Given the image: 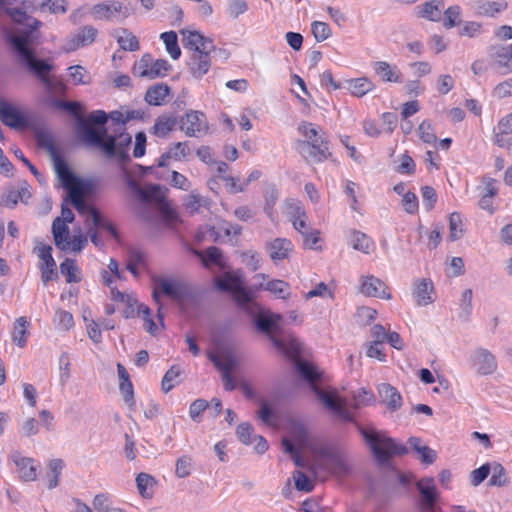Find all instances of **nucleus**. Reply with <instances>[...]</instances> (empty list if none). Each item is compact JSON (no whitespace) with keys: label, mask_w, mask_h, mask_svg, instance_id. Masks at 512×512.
<instances>
[{"label":"nucleus","mask_w":512,"mask_h":512,"mask_svg":"<svg viewBox=\"0 0 512 512\" xmlns=\"http://www.w3.org/2000/svg\"><path fill=\"white\" fill-rule=\"evenodd\" d=\"M7 14L15 23L24 27L23 30L5 34L11 53L20 66L26 68L43 83L50 77L49 73L53 65L47 60L38 59L31 47L32 32L41 26V22L19 8L7 9Z\"/></svg>","instance_id":"f257e3e1"},{"label":"nucleus","mask_w":512,"mask_h":512,"mask_svg":"<svg viewBox=\"0 0 512 512\" xmlns=\"http://www.w3.org/2000/svg\"><path fill=\"white\" fill-rule=\"evenodd\" d=\"M7 14L15 23L24 27L23 30L5 34L11 53L20 66L26 68L43 83L50 77L49 73L53 65L47 60L38 59L31 47L32 32L41 26V22L19 8L7 9Z\"/></svg>","instance_id":"f03ea898"},{"label":"nucleus","mask_w":512,"mask_h":512,"mask_svg":"<svg viewBox=\"0 0 512 512\" xmlns=\"http://www.w3.org/2000/svg\"><path fill=\"white\" fill-rule=\"evenodd\" d=\"M296 369L303 379L311 383L312 389L322 405L341 422H354V417L348 407L359 409L373 401V394L361 389L354 394L352 402L348 404L336 390H323L315 385L320 373L313 364L299 359L296 361Z\"/></svg>","instance_id":"7ed1b4c3"},{"label":"nucleus","mask_w":512,"mask_h":512,"mask_svg":"<svg viewBox=\"0 0 512 512\" xmlns=\"http://www.w3.org/2000/svg\"><path fill=\"white\" fill-rule=\"evenodd\" d=\"M84 129L87 136V144L101 149L106 157H116L120 160L127 158L126 150L131 143V136L128 133L121 132L116 138L108 135L105 128L96 129L85 124Z\"/></svg>","instance_id":"20e7f679"},{"label":"nucleus","mask_w":512,"mask_h":512,"mask_svg":"<svg viewBox=\"0 0 512 512\" xmlns=\"http://www.w3.org/2000/svg\"><path fill=\"white\" fill-rule=\"evenodd\" d=\"M358 429L378 464H387L394 455H404L408 453L404 445L396 443L395 440L389 437L384 431H377L373 428L366 429L361 426H359Z\"/></svg>","instance_id":"39448f33"},{"label":"nucleus","mask_w":512,"mask_h":512,"mask_svg":"<svg viewBox=\"0 0 512 512\" xmlns=\"http://www.w3.org/2000/svg\"><path fill=\"white\" fill-rule=\"evenodd\" d=\"M299 132L305 137L304 141L299 142L301 155L306 160L322 162L330 155L328 142L321 134V130L312 123H302L299 126Z\"/></svg>","instance_id":"423d86ee"},{"label":"nucleus","mask_w":512,"mask_h":512,"mask_svg":"<svg viewBox=\"0 0 512 512\" xmlns=\"http://www.w3.org/2000/svg\"><path fill=\"white\" fill-rule=\"evenodd\" d=\"M216 286L221 291L230 292L238 307L248 312H253L255 303L249 291L245 288L242 275L238 272H227L215 280Z\"/></svg>","instance_id":"0eeeda50"},{"label":"nucleus","mask_w":512,"mask_h":512,"mask_svg":"<svg viewBox=\"0 0 512 512\" xmlns=\"http://www.w3.org/2000/svg\"><path fill=\"white\" fill-rule=\"evenodd\" d=\"M136 193L145 203L150 201L155 202L164 221L168 225L174 226L180 222L177 211L170 206L159 185H149L145 188L137 187Z\"/></svg>","instance_id":"6e6552de"},{"label":"nucleus","mask_w":512,"mask_h":512,"mask_svg":"<svg viewBox=\"0 0 512 512\" xmlns=\"http://www.w3.org/2000/svg\"><path fill=\"white\" fill-rule=\"evenodd\" d=\"M59 179L61 180L63 187L68 191L70 203L75 207L80 215H86V219H91V212L97 210L88 205L84 200V183L72 172H69L68 176L64 175Z\"/></svg>","instance_id":"1a4fd4ad"},{"label":"nucleus","mask_w":512,"mask_h":512,"mask_svg":"<svg viewBox=\"0 0 512 512\" xmlns=\"http://www.w3.org/2000/svg\"><path fill=\"white\" fill-rule=\"evenodd\" d=\"M160 292L173 300L181 302L188 294V288L183 282L177 280H170L166 278H158L155 280L153 299L158 305L157 317L159 318L161 326L164 327L163 314L161 312L162 304L160 303Z\"/></svg>","instance_id":"9d476101"},{"label":"nucleus","mask_w":512,"mask_h":512,"mask_svg":"<svg viewBox=\"0 0 512 512\" xmlns=\"http://www.w3.org/2000/svg\"><path fill=\"white\" fill-rule=\"evenodd\" d=\"M35 139L38 146L45 149L49 154L58 177L68 176L71 171L56 148L52 134L48 130L39 129L35 132Z\"/></svg>","instance_id":"9b49d317"},{"label":"nucleus","mask_w":512,"mask_h":512,"mask_svg":"<svg viewBox=\"0 0 512 512\" xmlns=\"http://www.w3.org/2000/svg\"><path fill=\"white\" fill-rule=\"evenodd\" d=\"M170 64L165 59L153 60L150 54H144L133 66V74L137 77L155 79L163 77L170 69Z\"/></svg>","instance_id":"f8f14e48"},{"label":"nucleus","mask_w":512,"mask_h":512,"mask_svg":"<svg viewBox=\"0 0 512 512\" xmlns=\"http://www.w3.org/2000/svg\"><path fill=\"white\" fill-rule=\"evenodd\" d=\"M468 363L470 368L481 376L491 375L498 368L495 355L483 347H477L472 351Z\"/></svg>","instance_id":"ddd939ff"},{"label":"nucleus","mask_w":512,"mask_h":512,"mask_svg":"<svg viewBox=\"0 0 512 512\" xmlns=\"http://www.w3.org/2000/svg\"><path fill=\"white\" fill-rule=\"evenodd\" d=\"M180 130L188 137H200L209 130L205 114L198 110H188L179 120Z\"/></svg>","instance_id":"4468645a"},{"label":"nucleus","mask_w":512,"mask_h":512,"mask_svg":"<svg viewBox=\"0 0 512 512\" xmlns=\"http://www.w3.org/2000/svg\"><path fill=\"white\" fill-rule=\"evenodd\" d=\"M128 15V9L117 1L99 3L91 9V16L96 21L115 22L128 17Z\"/></svg>","instance_id":"2eb2a0df"},{"label":"nucleus","mask_w":512,"mask_h":512,"mask_svg":"<svg viewBox=\"0 0 512 512\" xmlns=\"http://www.w3.org/2000/svg\"><path fill=\"white\" fill-rule=\"evenodd\" d=\"M34 252L41 260L39 269L41 271V280L43 284L47 285L48 282L56 280L58 278V274L56 270V262L52 256V247L50 245L37 242Z\"/></svg>","instance_id":"dca6fc26"},{"label":"nucleus","mask_w":512,"mask_h":512,"mask_svg":"<svg viewBox=\"0 0 512 512\" xmlns=\"http://www.w3.org/2000/svg\"><path fill=\"white\" fill-rule=\"evenodd\" d=\"M303 451L311 454L313 458V464L310 467L313 472L326 469V463L330 460L331 456L336 453V451L316 437L308 443Z\"/></svg>","instance_id":"f3484780"},{"label":"nucleus","mask_w":512,"mask_h":512,"mask_svg":"<svg viewBox=\"0 0 512 512\" xmlns=\"http://www.w3.org/2000/svg\"><path fill=\"white\" fill-rule=\"evenodd\" d=\"M416 487L421 494L420 506L424 512H435V503L438 500V492L432 477H424L418 480Z\"/></svg>","instance_id":"a211bd4d"},{"label":"nucleus","mask_w":512,"mask_h":512,"mask_svg":"<svg viewBox=\"0 0 512 512\" xmlns=\"http://www.w3.org/2000/svg\"><path fill=\"white\" fill-rule=\"evenodd\" d=\"M98 35V30L90 25L83 26L70 36L65 43V51L72 52L91 45Z\"/></svg>","instance_id":"6ab92c4d"},{"label":"nucleus","mask_w":512,"mask_h":512,"mask_svg":"<svg viewBox=\"0 0 512 512\" xmlns=\"http://www.w3.org/2000/svg\"><path fill=\"white\" fill-rule=\"evenodd\" d=\"M282 316L271 312H260L254 318L256 328L266 334L272 341V337H278L281 329Z\"/></svg>","instance_id":"aec40b11"},{"label":"nucleus","mask_w":512,"mask_h":512,"mask_svg":"<svg viewBox=\"0 0 512 512\" xmlns=\"http://www.w3.org/2000/svg\"><path fill=\"white\" fill-rule=\"evenodd\" d=\"M211 50H196L191 52L188 68L193 77L202 78L211 66Z\"/></svg>","instance_id":"412c9836"},{"label":"nucleus","mask_w":512,"mask_h":512,"mask_svg":"<svg viewBox=\"0 0 512 512\" xmlns=\"http://www.w3.org/2000/svg\"><path fill=\"white\" fill-rule=\"evenodd\" d=\"M360 291L362 294L370 297H378L381 299H390L391 295L387 292L385 283L377 277H362Z\"/></svg>","instance_id":"4be33fe9"},{"label":"nucleus","mask_w":512,"mask_h":512,"mask_svg":"<svg viewBox=\"0 0 512 512\" xmlns=\"http://www.w3.org/2000/svg\"><path fill=\"white\" fill-rule=\"evenodd\" d=\"M490 57L503 74L512 71V44L508 46H492L490 48Z\"/></svg>","instance_id":"5701e85b"},{"label":"nucleus","mask_w":512,"mask_h":512,"mask_svg":"<svg viewBox=\"0 0 512 512\" xmlns=\"http://www.w3.org/2000/svg\"><path fill=\"white\" fill-rule=\"evenodd\" d=\"M266 250L273 262L287 259L293 250L292 242L287 238H275L266 243Z\"/></svg>","instance_id":"b1692460"},{"label":"nucleus","mask_w":512,"mask_h":512,"mask_svg":"<svg viewBox=\"0 0 512 512\" xmlns=\"http://www.w3.org/2000/svg\"><path fill=\"white\" fill-rule=\"evenodd\" d=\"M0 120L11 128H20L27 124L24 115L16 107L7 103H0Z\"/></svg>","instance_id":"393cba45"},{"label":"nucleus","mask_w":512,"mask_h":512,"mask_svg":"<svg viewBox=\"0 0 512 512\" xmlns=\"http://www.w3.org/2000/svg\"><path fill=\"white\" fill-rule=\"evenodd\" d=\"M274 347L287 357L296 359L301 353V343L292 335L287 337H272Z\"/></svg>","instance_id":"a878e982"},{"label":"nucleus","mask_w":512,"mask_h":512,"mask_svg":"<svg viewBox=\"0 0 512 512\" xmlns=\"http://www.w3.org/2000/svg\"><path fill=\"white\" fill-rule=\"evenodd\" d=\"M443 9L444 2L442 0H431L416 6L415 12L417 17L438 22L441 20Z\"/></svg>","instance_id":"bb28decb"},{"label":"nucleus","mask_w":512,"mask_h":512,"mask_svg":"<svg viewBox=\"0 0 512 512\" xmlns=\"http://www.w3.org/2000/svg\"><path fill=\"white\" fill-rule=\"evenodd\" d=\"M10 459L18 468L21 479L24 481H34L36 479V467L32 458L23 457L19 452L15 451L11 454Z\"/></svg>","instance_id":"cd10ccee"},{"label":"nucleus","mask_w":512,"mask_h":512,"mask_svg":"<svg viewBox=\"0 0 512 512\" xmlns=\"http://www.w3.org/2000/svg\"><path fill=\"white\" fill-rule=\"evenodd\" d=\"M378 394L380 401L385 404L390 411L395 412L400 409L402 397L396 388L388 383H382L378 387Z\"/></svg>","instance_id":"c85d7f7f"},{"label":"nucleus","mask_w":512,"mask_h":512,"mask_svg":"<svg viewBox=\"0 0 512 512\" xmlns=\"http://www.w3.org/2000/svg\"><path fill=\"white\" fill-rule=\"evenodd\" d=\"M182 34L184 35V46L185 48H189L191 52L196 50H212L214 48L213 42L197 31H182Z\"/></svg>","instance_id":"c756f323"},{"label":"nucleus","mask_w":512,"mask_h":512,"mask_svg":"<svg viewBox=\"0 0 512 512\" xmlns=\"http://www.w3.org/2000/svg\"><path fill=\"white\" fill-rule=\"evenodd\" d=\"M375 73L384 82L400 83L402 82V73L396 65H392L386 61H376L373 64Z\"/></svg>","instance_id":"7c9ffc66"},{"label":"nucleus","mask_w":512,"mask_h":512,"mask_svg":"<svg viewBox=\"0 0 512 512\" xmlns=\"http://www.w3.org/2000/svg\"><path fill=\"white\" fill-rule=\"evenodd\" d=\"M505 0L498 1H477L473 5L474 13L478 16L495 17L507 9Z\"/></svg>","instance_id":"2f4dec72"},{"label":"nucleus","mask_w":512,"mask_h":512,"mask_svg":"<svg viewBox=\"0 0 512 512\" xmlns=\"http://www.w3.org/2000/svg\"><path fill=\"white\" fill-rule=\"evenodd\" d=\"M433 284L430 280L421 279L414 284L413 297L418 306H427L434 301Z\"/></svg>","instance_id":"473e14b6"},{"label":"nucleus","mask_w":512,"mask_h":512,"mask_svg":"<svg viewBox=\"0 0 512 512\" xmlns=\"http://www.w3.org/2000/svg\"><path fill=\"white\" fill-rule=\"evenodd\" d=\"M170 88L163 83L149 87L145 93V101L149 105L162 106L167 103Z\"/></svg>","instance_id":"72a5a7b5"},{"label":"nucleus","mask_w":512,"mask_h":512,"mask_svg":"<svg viewBox=\"0 0 512 512\" xmlns=\"http://www.w3.org/2000/svg\"><path fill=\"white\" fill-rule=\"evenodd\" d=\"M322 470L331 473L337 478H343L350 474L351 466L341 454L336 452L326 463V469Z\"/></svg>","instance_id":"f704fd0d"},{"label":"nucleus","mask_w":512,"mask_h":512,"mask_svg":"<svg viewBox=\"0 0 512 512\" xmlns=\"http://www.w3.org/2000/svg\"><path fill=\"white\" fill-rule=\"evenodd\" d=\"M512 135V113L502 117L494 132V143L499 147H504L508 143V138Z\"/></svg>","instance_id":"c9c22d12"},{"label":"nucleus","mask_w":512,"mask_h":512,"mask_svg":"<svg viewBox=\"0 0 512 512\" xmlns=\"http://www.w3.org/2000/svg\"><path fill=\"white\" fill-rule=\"evenodd\" d=\"M178 120L173 114H163L156 118L152 127V133L159 137L165 138L171 131L174 130Z\"/></svg>","instance_id":"e433bc0d"},{"label":"nucleus","mask_w":512,"mask_h":512,"mask_svg":"<svg viewBox=\"0 0 512 512\" xmlns=\"http://www.w3.org/2000/svg\"><path fill=\"white\" fill-rule=\"evenodd\" d=\"M68 223L61 218H55L52 223V234L56 247L65 250L70 235Z\"/></svg>","instance_id":"4c0bfd02"},{"label":"nucleus","mask_w":512,"mask_h":512,"mask_svg":"<svg viewBox=\"0 0 512 512\" xmlns=\"http://www.w3.org/2000/svg\"><path fill=\"white\" fill-rule=\"evenodd\" d=\"M112 36L117 40V43L119 44L121 49L125 51L134 52L139 49V41L137 37L128 29H116L112 33Z\"/></svg>","instance_id":"58836bf2"},{"label":"nucleus","mask_w":512,"mask_h":512,"mask_svg":"<svg viewBox=\"0 0 512 512\" xmlns=\"http://www.w3.org/2000/svg\"><path fill=\"white\" fill-rule=\"evenodd\" d=\"M344 88L355 97H362L374 89L373 82L366 78L349 79L345 81Z\"/></svg>","instance_id":"ea45409f"},{"label":"nucleus","mask_w":512,"mask_h":512,"mask_svg":"<svg viewBox=\"0 0 512 512\" xmlns=\"http://www.w3.org/2000/svg\"><path fill=\"white\" fill-rule=\"evenodd\" d=\"M408 444L418 454L422 463L430 465L436 460V451L423 444L420 438L410 437Z\"/></svg>","instance_id":"a19ab883"},{"label":"nucleus","mask_w":512,"mask_h":512,"mask_svg":"<svg viewBox=\"0 0 512 512\" xmlns=\"http://www.w3.org/2000/svg\"><path fill=\"white\" fill-rule=\"evenodd\" d=\"M210 360L222 372V374L231 373L239 361L232 352H222L219 355H210Z\"/></svg>","instance_id":"79ce46f5"},{"label":"nucleus","mask_w":512,"mask_h":512,"mask_svg":"<svg viewBox=\"0 0 512 512\" xmlns=\"http://www.w3.org/2000/svg\"><path fill=\"white\" fill-rule=\"evenodd\" d=\"M259 288L270 292L279 299H287L290 296L289 284L280 279L270 280L266 284L260 283Z\"/></svg>","instance_id":"37998d69"},{"label":"nucleus","mask_w":512,"mask_h":512,"mask_svg":"<svg viewBox=\"0 0 512 512\" xmlns=\"http://www.w3.org/2000/svg\"><path fill=\"white\" fill-rule=\"evenodd\" d=\"M107 114L103 110H96L89 114L87 120H84L82 116H78L79 132L83 140L87 143V136L84 129V125L93 127L94 124L104 125L107 122Z\"/></svg>","instance_id":"c03bdc74"},{"label":"nucleus","mask_w":512,"mask_h":512,"mask_svg":"<svg viewBox=\"0 0 512 512\" xmlns=\"http://www.w3.org/2000/svg\"><path fill=\"white\" fill-rule=\"evenodd\" d=\"M156 484L157 480L150 474L142 472L136 477L137 489L143 498H151L153 496Z\"/></svg>","instance_id":"a18cd8bd"},{"label":"nucleus","mask_w":512,"mask_h":512,"mask_svg":"<svg viewBox=\"0 0 512 512\" xmlns=\"http://www.w3.org/2000/svg\"><path fill=\"white\" fill-rule=\"evenodd\" d=\"M351 246L358 251L369 254L374 249L373 240L365 233L352 231L350 237Z\"/></svg>","instance_id":"49530a36"},{"label":"nucleus","mask_w":512,"mask_h":512,"mask_svg":"<svg viewBox=\"0 0 512 512\" xmlns=\"http://www.w3.org/2000/svg\"><path fill=\"white\" fill-rule=\"evenodd\" d=\"M292 440L296 443L299 449L304 450L308 443L314 438L307 428L300 423L293 424L290 429Z\"/></svg>","instance_id":"de8ad7c7"},{"label":"nucleus","mask_w":512,"mask_h":512,"mask_svg":"<svg viewBox=\"0 0 512 512\" xmlns=\"http://www.w3.org/2000/svg\"><path fill=\"white\" fill-rule=\"evenodd\" d=\"M60 272L65 276L67 283H78L81 281V272L74 259L66 258L60 264Z\"/></svg>","instance_id":"09e8293b"},{"label":"nucleus","mask_w":512,"mask_h":512,"mask_svg":"<svg viewBox=\"0 0 512 512\" xmlns=\"http://www.w3.org/2000/svg\"><path fill=\"white\" fill-rule=\"evenodd\" d=\"M30 197V192L26 184H23L21 187L17 189H11L7 192V194L3 197L2 202L5 206L9 208H13L18 201L26 202Z\"/></svg>","instance_id":"8fccbe9b"},{"label":"nucleus","mask_w":512,"mask_h":512,"mask_svg":"<svg viewBox=\"0 0 512 512\" xmlns=\"http://www.w3.org/2000/svg\"><path fill=\"white\" fill-rule=\"evenodd\" d=\"M28 321L25 317H19L14 323V330L12 333V340L18 347H24L26 345V337Z\"/></svg>","instance_id":"3c124183"},{"label":"nucleus","mask_w":512,"mask_h":512,"mask_svg":"<svg viewBox=\"0 0 512 512\" xmlns=\"http://www.w3.org/2000/svg\"><path fill=\"white\" fill-rule=\"evenodd\" d=\"M284 206L285 213L291 223L307 216L304 206L299 200L287 199Z\"/></svg>","instance_id":"603ef678"},{"label":"nucleus","mask_w":512,"mask_h":512,"mask_svg":"<svg viewBox=\"0 0 512 512\" xmlns=\"http://www.w3.org/2000/svg\"><path fill=\"white\" fill-rule=\"evenodd\" d=\"M197 255L205 267L210 264L224 265L222 251L215 246L207 248L204 252H197Z\"/></svg>","instance_id":"864d4df0"},{"label":"nucleus","mask_w":512,"mask_h":512,"mask_svg":"<svg viewBox=\"0 0 512 512\" xmlns=\"http://www.w3.org/2000/svg\"><path fill=\"white\" fill-rule=\"evenodd\" d=\"M160 38L163 40L171 58L178 59L181 55V49L178 46L177 34L174 31L164 32L160 35Z\"/></svg>","instance_id":"5fc2aeb1"},{"label":"nucleus","mask_w":512,"mask_h":512,"mask_svg":"<svg viewBox=\"0 0 512 512\" xmlns=\"http://www.w3.org/2000/svg\"><path fill=\"white\" fill-rule=\"evenodd\" d=\"M464 227L459 213L453 212L449 217V239L456 241L463 236Z\"/></svg>","instance_id":"6e6d98bb"},{"label":"nucleus","mask_w":512,"mask_h":512,"mask_svg":"<svg viewBox=\"0 0 512 512\" xmlns=\"http://www.w3.org/2000/svg\"><path fill=\"white\" fill-rule=\"evenodd\" d=\"M194 469V461L191 456L183 455L176 461L175 474L178 478L188 477Z\"/></svg>","instance_id":"4d7b16f0"},{"label":"nucleus","mask_w":512,"mask_h":512,"mask_svg":"<svg viewBox=\"0 0 512 512\" xmlns=\"http://www.w3.org/2000/svg\"><path fill=\"white\" fill-rule=\"evenodd\" d=\"M68 72L74 85H86L91 81L88 71L81 65L70 66Z\"/></svg>","instance_id":"13d9d810"},{"label":"nucleus","mask_w":512,"mask_h":512,"mask_svg":"<svg viewBox=\"0 0 512 512\" xmlns=\"http://www.w3.org/2000/svg\"><path fill=\"white\" fill-rule=\"evenodd\" d=\"M181 374V369L179 366H172L164 375L163 379H162V382H161V387H162V390L163 392L167 393L169 392L170 390H172L174 388V386L176 384L179 383V376Z\"/></svg>","instance_id":"bf43d9fd"},{"label":"nucleus","mask_w":512,"mask_h":512,"mask_svg":"<svg viewBox=\"0 0 512 512\" xmlns=\"http://www.w3.org/2000/svg\"><path fill=\"white\" fill-rule=\"evenodd\" d=\"M490 473L491 478L489 480L490 485L492 486H504L508 483V478L505 473V469L499 463L490 464Z\"/></svg>","instance_id":"052dcab7"},{"label":"nucleus","mask_w":512,"mask_h":512,"mask_svg":"<svg viewBox=\"0 0 512 512\" xmlns=\"http://www.w3.org/2000/svg\"><path fill=\"white\" fill-rule=\"evenodd\" d=\"M49 104L51 107H53L55 109L64 110V111L69 112L70 114L74 115L77 119H78V116H81V114H80L81 105L78 102H69V101H63V100L51 98L49 100Z\"/></svg>","instance_id":"680f3d73"},{"label":"nucleus","mask_w":512,"mask_h":512,"mask_svg":"<svg viewBox=\"0 0 512 512\" xmlns=\"http://www.w3.org/2000/svg\"><path fill=\"white\" fill-rule=\"evenodd\" d=\"M444 20L443 25L445 28L450 29L460 23L461 8L457 5L448 7L443 11Z\"/></svg>","instance_id":"e2e57ef3"},{"label":"nucleus","mask_w":512,"mask_h":512,"mask_svg":"<svg viewBox=\"0 0 512 512\" xmlns=\"http://www.w3.org/2000/svg\"><path fill=\"white\" fill-rule=\"evenodd\" d=\"M38 9L48 11L52 14H65L67 12V1L66 0H44L42 1Z\"/></svg>","instance_id":"0e129e2a"},{"label":"nucleus","mask_w":512,"mask_h":512,"mask_svg":"<svg viewBox=\"0 0 512 512\" xmlns=\"http://www.w3.org/2000/svg\"><path fill=\"white\" fill-rule=\"evenodd\" d=\"M204 202V198L198 193L191 192L184 197L183 205L190 214H194L199 211Z\"/></svg>","instance_id":"69168bd1"},{"label":"nucleus","mask_w":512,"mask_h":512,"mask_svg":"<svg viewBox=\"0 0 512 512\" xmlns=\"http://www.w3.org/2000/svg\"><path fill=\"white\" fill-rule=\"evenodd\" d=\"M42 84L52 98L56 95H64L67 90V86L63 81L52 79L51 77L45 79Z\"/></svg>","instance_id":"338daca9"},{"label":"nucleus","mask_w":512,"mask_h":512,"mask_svg":"<svg viewBox=\"0 0 512 512\" xmlns=\"http://www.w3.org/2000/svg\"><path fill=\"white\" fill-rule=\"evenodd\" d=\"M311 31L317 42H322L331 36V29L325 22L314 21L311 24Z\"/></svg>","instance_id":"774afa93"}]
</instances>
